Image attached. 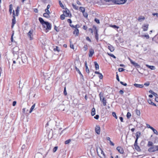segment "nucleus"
I'll return each instance as SVG.
<instances>
[{
	"instance_id": "1",
	"label": "nucleus",
	"mask_w": 158,
	"mask_h": 158,
	"mask_svg": "<svg viewBox=\"0 0 158 158\" xmlns=\"http://www.w3.org/2000/svg\"><path fill=\"white\" fill-rule=\"evenodd\" d=\"M39 20L43 26L46 30H50L51 28V25L50 23L48 22H45L43 19L40 17L39 19Z\"/></svg>"
},
{
	"instance_id": "2",
	"label": "nucleus",
	"mask_w": 158,
	"mask_h": 158,
	"mask_svg": "<svg viewBox=\"0 0 158 158\" xmlns=\"http://www.w3.org/2000/svg\"><path fill=\"white\" fill-rule=\"evenodd\" d=\"M12 60L13 63L12 66L14 64H20V62L19 59V56L18 55H14V56L12 58Z\"/></svg>"
},
{
	"instance_id": "3",
	"label": "nucleus",
	"mask_w": 158,
	"mask_h": 158,
	"mask_svg": "<svg viewBox=\"0 0 158 158\" xmlns=\"http://www.w3.org/2000/svg\"><path fill=\"white\" fill-rule=\"evenodd\" d=\"M127 0H114V2L117 4H122L125 3Z\"/></svg>"
},
{
	"instance_id": "4",
	"label": "nucleus",
	"mask_w": 158,
	"mask_h": 158,
	"mask_svg": "<svg viewBox=\"0 0 158 158\" xmlns=\"http://www.w3.org/2000/svg\"><path fill=\"white\" fill-rule=\"evenodd\" d=\"M21 58L22 62L24 63L27 61V58L26 55L23 53L21 54Z\"/></svg>"
},
{
	"instance_id": "5",
	"label": "nucleus",
	"mask_w": 158,
	"mask_h": 158,
	"mask_svg": "<svg viewBox=\"0 0 158 158\" xmlns=\"http://www.w3.org/2000/svg\"><path fill=\"white\" fill-rule=\"evenodd\" d=\"M19 50V48L18 47H15L13 48V53L14 54V55H18V51Z\"/></svg>"
},
{
	"instance_id": "6",
	"label": "nucleus",
	"mask_w": 158,
	"mask_h": 158,
	"mask_svg": "<svg viewBox=\"0 0 158 158\" xmlns=\"http://www.w3.org/2000/svg\"><path fill=\"white\" fill-rule=\"evenodd\" d=\"M99 96H100V100L102 101V102L103 103V105L104 106H106V100L105 99V98H104V97L103 96H101V93H100V94H99Z\"/></svg>"
},
{
	"instance_id": "7",
	"label": "nucleus",
	"mask_w": 158,
	"mask_h": 158,
	"mask_svg": "<svg viewBox=\"0 0 158 158\" xmlns=\"http://www.w3.org/2000/svg\"><path fill=\"white\" fill-rule=\"evenodd\" d=\"M15 14L14 11L13 10V19H12V27H13L15 24Z\"/></svg>"
},
{
	"instance_id": "8",
	"label": "nucleus",
	"mask_w": 158,
	"mask_h": 158,
	"mask_svg": "<svg viewBox=\"0 0 158 158\" xmlns=\"http://www.w3.org/2000/svg\"><path fill=\"white\" fill-rule=\"evenodd\" d=\"M63 14L66 17L69 16L70 15H71L69 13V10L67 9H65V10L63 11Z\"/></svg>"
},
{
	"instance_id": "9",
	"label": "nucleus",
	"mask_w": 158,
	"mask_h": 158,
	"mask_svg": "<svg viewBox=\"0 0 158 158\" xmlns=\"http://www.w3.org/2000/svg\"><path fill=\"white\" fill-rule=\"evenodd\" d=\"M33 32V31L32 30H30L29 31L28 33H27V35L29 37L30 40H31L33 39V37H32V34Z\"/></svg>"
},
{
	"instance_id": "10",
	"label": "nucleus",
	"mask_w": 158,
	"mask_h": 158,
	"mask_svg": "<svg viewBox=\"0 0 158 158\" xmlns=\"http://www.w3.org/2000/svg\"><path fill=\"white\" fill-rule=\"evenodd\" d=\"M35 158H44V156L42 154L40 153H37L35 156Z\"/></svg>"
},
{
	"instance_id": "11",
	"label": "nucleus",
	"mask_w": 158,
	"mask_h": 158,
	"mask_svg": "<svg viewBox=\"0 0 158 158\" xmlns=\"http://www.w3.org/2000/svg\"><path fill=\"white\" fill-rule=\"evenodd\" d=\"M95 132L98 134H100V127L98 126H97L95 128Z\"/></svg>"
},
{
	"instance_id": "12",
	"label": "nucleus",
	"mask_w": 158,
	"mask_h": 158,
	"mask_svg": "<svg viewBox=\"0 0 158 158\" xmlns=\"http://www.w3.org/2000/svg\"><path fill=\"white\" fill-rule=\"evenodd\" d=\"M148 24H144L142 26V28L144 31H147L148 28Z\"/></svg>"
},
{
	"instance_id": "13",
	"label": "nucleus",
	"mask_w": 158,
	"mask_h": 158,
	"mask_svg": "<svg viewBox=\"0 0 158 158\" xmlns=\"http://www.w3.org/2000/svg\"><path fill=\"white\" fill-rule=\"evenodd\" d=\"M117 149L121 154H123L124 152L123 149L120 147H118Z\"/></svg>"
},
{
	"instance_id": "14",
	"label": "nucleus",
	"mask_w": 158,
	"mask_h": 158,
	"mask_svg": "<svg viewBox=\"0 0 158 158\" xmlns=\"http://www.w3.org/2000/svg\"><path fill=\"white\" fill-rule=\"evenodd\" d=\"M94 53V51L93 49H91L89 51V57H91Z\"/></svg>"
},
{
	"instance_id": "15",
	"label": "nucleus",
	"mask_w": 158,
	"mask_h": 158,
	"mask_svg": "<svg viewBox=\"0 0 158 158\" xmlns=\"http://www.w3.org/2000/svg\"><path fill=\"white\" fill-rule=\"evenodd\" d=\"M108 48L111 52L114 51V48L110 44H109V45L108 46Z\"/></svg>"
},
{
	"instance_id": "16",
	"label": "nucleus",
	"mask_w": 158,
	"mask_h": 158,
	"mask_svg": "<svg viewBox=\"0 0 158 158\" xmlns=\"http://www.w3.org/2000/svg\"><path fill=\"white\" fill-rule=\"evenodd\" d=\"M73 34H75L76 36H77L79 34V30L78 29L76 28L75 30L73 32Z\"/></svg>"
},
{
	"instance_id": "17",
	"label": "nucleus",
	"mask_w": 158,
	"mask_h": 158,
	"mask_svg": "<svg viewBox=\"0 0 158 158\" xmlns=\"http://www.w3.org/2000/svg\"><path fill=\"white\" fill-rule=\"evenodd\" d=\"M145 19L144 17L143 16H140L138 18V20L139 22H141L143 20H144Z\"/></svg>"
},
{
	"instance_id": "18",
	"label": "nucleus",
	"mask_w": 158,
	"mask_h": 158,
	"mask_svg": "<svg viewBox=\"0 0 158 158\" xmlns=\"http://www.w3.org/2000/svg\"><path fill=\"white\" fill-rule=\"evenodd\" d=\"M134 85L137 88H142L143 87V85L138 84L136 83L134 84Z\"/></svg>"
},
{
	"instance_id": "19",
	"label": "nucleus",
	"mask_w": 158,
	"mask_h": 158,
	"mask_svg": "<svg viewBox=\"0 0 158 158\" xmlns=\"http://www.w3.org/2000/svg\"><path fill=\"white\" fill-rule=\"evenodd\" d=\"M148 151L150 152H155V150L154 147L153 146L149 148L148 149Z\"/></svg>"
},
{
	"instance_id": "20",
	"label": "nucleus",
	"mask_w": 158,
	"mask_h": 158,
	"mask_svg": "<svg viewBox=\"0 0 158 158\" xmlns=\"http://www.w3.org/2000/svg\"><path fill=\"white\" fill-rule=\"evenodd\" d=\"M131 63L134 66H135V67H137L138 68L139 67V65L138 63H136L133 61L131 62Z\"/></svg>"
},
{
	"instance_id": "21",
	"label": "nucleus",
	"mask_w": 158,
	"mask_h": 158,
	"mask_svg": "<svg viewBox=\"0 0 158 158\" xmlns=\"http://www.w3.org/2000/svg\"><path fill=\"white\" fill-rule=\"evenodd\" d=\"M141 135V133L139 131L137 132L136 133V140H138Z\"/></svg>"
},
{
	"instance_id": "22",
	"label": "nucleus",
	"mask_w": 158,
	"mask_h": 158,
	"mask_svg": "<svg viewBox=\"0 0 158 158\" xmlns=\"http://www.w3.org/2000/svg\"><path fill=\"white\" fill-rule=\"evenodd\" d=\"M146 66L151 70H154L155 69V67L154 66H150L148 64H146Z\"/></svg>"
},
{
	"instance_id": "23",
	"label": "nucleus",
	"mask_w": 158,
	"mask_h": 158,
	"mask_svg": "<svg viewBox=\"0 0 158 158\" xmlns=\"http://www.w3.org/2000/svg\"><path fill=\"white\" fill-rule=\"evenodd\" d=\"M148 102L150 104L154 106H156V104H155L150 99H148Z\"/></svg>"
},
{
	"instance_id": "24",
	"label": "nucleus",
	"mask_w": 158,
	"mask_h": 158,
	"mask_svg": "<svg viewBox=\"0 0 158 158\" xmlns=\"http://www.w3.org/2000/svg\"><path fill=\"white\" fill-rule=\"evenodd\" d=\"M94 64L95 65L96 69V70L98 69L99 68V66L98 64L96 61L94 62Z\"/></svg>"
},
{
	"instance_id": "25",
	"label": "nucleus",
	"mask_w": 158,
	"mask_h": 158,
	"mask_svg": "<svg viewBox=\"0 0 158 158\" xmlns=\"http://www.w3.org/2000/svg\"><path fill=\"white\" fill-rule=\"evenodd\" d=\"M43 16L44 17L47 18H49L50 17V14L46 12L44 14Z\"/></svg>"
},
{
	"instance_id": "26",
	"label": "nucleus",
	"mask_w": 158,
	"mask_h": 158,
	"mask_svg": "<svg viewBox=\"0 0 158 158\" xmlns=\"http://www.w3.org/2000/svg\"><path fill=\"white\" fill-rule=\"evenodd\" d=\"M19 6H17V9L16 10V15H15L16 16H18V14L19 11Z\"/></svg>"
},
{
	"instance_id": "27",
	"label": "nucleus",
	"mask_w": 158,
	"mask_h": 158,
	"mask_svg": "<svg viewBox=\"0 0 158 158\" xmlns=\"http://www.w3.org/2000/svg\"><path fill=\"white\" fill-rule=\"evenodd\" d=\"M35 104L34 103L31 106V107L30 109V111H29V113H31V112H32V110H33V109H34L35 108Z\"/></svg>"
},
{
	"instance_id": "28",
	"label": "nucleus",
	"mask_w": 158,
	"mask_h": 158,
	"mask_svg": "<svg viewBox=\"0 0 158 158\" xmlns=\"http://www.w3.org/2000/svg\"><path fill=\"white\" fill-rule=\"evenodd\" d=\"M95 110L94 108H93L92 110L91 115L92 116L94 115L95 114Z\"/></svg>"
},
{
	"instance_id": "29",
	"label": "nucleus",
	"mask_w": 158,
	"mask_h": 158,
	"mask_svg": "<svg viewBox=\"0 0 158 158\" xmlns=\"http://www.w3.org/2000/svg\"><path fill=\"white\" fill-rule=\"evenodd\" d=\"M75 69L76 70V71L78 72L81 75V77L82 78H83V75L81 73V72L79 70V69L77 68V67H75Z\"/></svg>"
},
{
	"instance_id": "30",
	"label": "nucleus",
	"mask_w": 158,
	"mask_h": 158,
	"mask_svg": "<svg viewBox=\"0 0 158 158\" xmlns=\"http://www.w3.org/2000/svg\"><path fill=\"white\" fill-rule=\"evenodd\" d=\"M151 130H152L154 134H156V135H158V132L156 129H155L153 127V128Z\"/></svg>"
},
{
	"instance_id": "31",
	"label": "nucleus",
	"mask_w": 158,
	"mask_h": 158,
	"mask_svg": "<svg viewBox=\"0 0 158 158\" xmlns=\"http://www.w3.org/2000/svg\"><path fill=\"white\" fill-rule=\"evenodd\" d=\"M9 12L10 14H11L12 12V4H10L9 6Z\"/></svg>"
},
{
	"instance_id": "32",
	"label": "nucleus",
	"mask_w": 158,
	"mask_h": 158,
	"mask_svg": "<svg viewBox=\"0 0 158 158\" xmlns=\"http://www.w3.org/2000/svg\"><path fill=\"white\" fill-rule=\"evenodd\" d=\"M135 149L137 150L138 151H140L141 149L139 148V147L138 145L137 146H135Z\"/></svg>"
},
{
	"instance_id": "33",
	"label": "nucleus",
	"mask_w": 158,
	"mask_h": 158,
	"mask_svg": "<svg viewBox=\"0 0 158 158\" xmlns=\"http://www.w3.org/2000/svg\"><path fill=\"white\" fill-rule=\"evenodd\" d=\"M135 112H136V114L138 115L139 116L140 115V111H139V110H135Z\"/></svg>"
},
{
	"instance_id": "34",
	"label": "nucleus",
	"mask_w": 158,
	"mask_h": 158,
	"mask_svg": "<svg viewBox=\"0 0 158 158\" xmlns=\"http://www.w3.org/2000/svg\"><path fill=\"white\" fill-rule=\"evenodd\" d=\"M50 87L49 86H47L45 87V89L47 90V92H48L50 91Z\"/></svg>"
},
{
	"instance_id": "35",
	"label": "nucleus",
	"mask_w": 158,
	"mask_h": 158,
	"mask_svg": "<svg viewBox=\"0 0 158 158\" xmlns=\"http://www.w3.org/2000/svg\"><path fill=\"white\" fill-rule=\"evenodd\" d=\"M58 148V147L57 146L55 147L53 149V152L54 153L57 150Z\"/></svg>"
},
{
	"instance_id": "36",
	"label": "nucleus",
	"mask_w": 158,
	"mask_h": 158,
	"mask_svg": "<svg viewBox=\"0 0 158 158\" xmlns=\"http://www.w3.org/2000/svg\"><path fill=\"white\" fill-rule=\"evenodd\" d=\"M80 10L82 12V13L85 12V9L83 7H81L80 8Z\"/></svg>"
},
{
	"instance_id": "37",
	"label": "nucleus",
	"mask_w": 158,
	"mask_h": 158,
	"mask_svg": "<svg viewBox=\"0 0 158 158\" xmlns=\"http://www.w3.org/2000/svg\"><path fill=\"white\" fill-rule=\"evenodd\" d=\"M153 143L151 141H149L148 142V146L149 147L150 146H152L153 145Z\"/></svg>"
},
{
	"instance_id": "38",
	"label": "nucleus",
	"mask_w": 158,
	"mask_h": 158,
	"mask_svg": "<svg viewBox=\"0 0 158 158\" xmlns=\"http://www.w3.org/2000/svg\"><path fill=\"white\" fill-rule=\"evenodd\" d=\"M95 37L97 40H98V34L97 31V30H96V33H95Z\"/></svg>"
},
{
	"instance_id": "39",
	"label": "nucleus",
	"mask_w": 158,
	"mask_h": 158,
	"mask_svg": "<svg viewBox=\"0 0 158 158\" xmlns=\"http://www.w3.org/2000/svg\"><path fill=\"white\" fill-rule=\"evenodd\" d=\"M131 116V114L130 112H128L127 115V117L128 118H130Z\"/></svg>"
},
{
	"instance_id": "40",
	"label": "nucleus",
	"mask_w": 158,
	"mask_h": 158,
	"mask_svg": "<svg viewBox=\"0 0 158 158\" xmlns=\"http://www.w3.org/2000/svg\"><path fill=\"white\" fill-rule=\"evenodd\" d=\"M112 115L113 117H115L116 119H117V117L116 116V114L115 112H113L112 113Z\"/></svg>"
},
{
	"instance_id": "41",
	"label": "nucleus",
	"mask_w": 158,
	"mask_h": 158,
	"mask_svg": "<svg viewBox=\"0 0 158 158\" xmlns=\"http://www.w3.org/2000/svg\"><path fill=\"white\" fill-rule=\"evenodd\" d=\"M71 139H69L68 140H66V141H65L64 143L65 144H68L71 142Z\"/></svg>"
},
{
	"instance_id": "42",
	"label": "nucleus",
	"mask_w": 158,
	"mask_h": 158,
	"mask_svg": "<svg viewBox=\"0 0 158 158\" xmlns=\"http://www.w3.org/2000/svg\"><path fill=\"white\" fill-rule=\"evenodd\" d=\"M72 6L73 8L76 10L78 9V7L76 5H74V4H72Z\"/></svg>"
},
{
	"instance_id": "43",
	"label": "nucleus",
	"mask_w": 158,
	"mask_h": 158,
	"mask_svg": "<svg viewBox=\"0 0 158 158\" xmlns=\"http://www.w3.org/2000/svg\"><path fill=\"white\" fill-rule=\"evenodd\" d=\"M83 16L85 18H87L88 17V14L85 12L83 13Z\"/></svg>"
},
{
	"instance_id": "44",
	"label": "nucleus",
	"mask_w": 158,
	"mask_h": 158,
	"mask_svg": "<svg viewBox=\"0 0 158 158\" xmlns=\"http://www.w3.org/2000/svg\"><path fill=\"white\" fill-rule=\"evenodd\" d=\"M59 3L60 6L63 8H64V6H63V4L60 1H59Z\"/></svg>"
},
{
	"instance_id": "45",
	"label": "nucleus",
	"mask_w": 158,
	"mask_h": 158,
	"mask_svg": "<svg viewBox=\"0 0 158 158\" xmlns=\"http://www.w3.org/2000/svg\"><path fill=\"white\" fill-rule=\"evenodd\" d=\"M65 16L64 15H60V18L62 20H63L64 19Z\"/></svg>"
},
{
	"instance_id": "46",
	"label": "nucleus",
	"mask_w": 158,
	"mask_h": 158,
	"mask_svg": "<svg viewBox=\"0 0 158 158\" xmlns=\"http://www.w3.org/2000/svg\"><path fill=\"white\" fill-rule=\"evenodd\" d=\"M149 81H148L144 84V85L146 86H148L149 85Z\"/></svg>"
},
{
	"instance_id": "47",
	"label": "nucleus",
	"mask_w": 158,
	"mask_h": 158,
	"mask_svg": "<svg viewBox=\"0 0 158 158\" xmlns=\"http://www.w3.org/2000/svg\"><path fill=\"white\" fill-rule=\"evenodd\" d=\"M94 21L98 24L100 23L99 20L97 18L95 19Z\"/></svg>"
},
{
	"instance_id": "48",
	"label": "nucleus",
	"mask_w": 158,
	"mask_h": 158,
	"mask_svg": "<svg viewBox=\"0 0 158 158\" xmlns=\"http://www.w3.org/2000/svg\"><path fill=\"white\" fill-rule=\"evenodd\" d=\"M110 27L114 28H116L117 29L119 27H118L115 25H111L110 26Z\"/></svg>"
},
{
	"instance_id": "49",
	"label": "nucleus",
	"mask_w": 158,
	"mask_h": 158,
	"mask_svg": "<svg viewBox=\"0 0 158 158\" xmlns=\"http://www.w3.org/2000/svg\"><path fill=\"white\" fill-rule=\"evenodd\" d=\"M88 49V46L87 45H85L84 47V49L85 51H86Z\"/></svg>"
},
{
	"instance_id": "50",
	"label": "nucleus",
	"mask_w": 158,
	"mask_h": 158,
	"mask_svg": "<svg viewBox=\"0 0 158 158\" xmlns=\"http://www.w3.org/2000/svg\"><path fill=\"white\" fill-rule=\"evenodd\" d=\"M124 69L123 68H119L118 69V71L119 72H122L124 71Z\"/></svg>"
},
{
	"instance_id": "51",
	"label": "nucleus",
	"mask_w": 158,
	"mask_h": 158,
	"mask_svg": "<svg viewBox=\"0 0 158 158\" xmlns=\"http://www.w3.org/2000/svg\"><path fill=\"white\" fill-rule=\"evenodd\" d=\"M86 71L88 73H89V70L88 66H86Z\"/></svg>"
},
{
	"instance_id": "52",
	"label": "nucleus",
	"mask_w": 158,
	"mask_h": 158,
	"mask_svg": "<svg viewBox=\"0 0 158 158\" xmlns=\"http://www.w3.org/2000/svg\"><path fill=\"white\" fill-rule=\"evenodd\" d=\"M64 94L65 95H66L67 94V92H66V87H65L64 88Z\"/></svg>"
},
{
	"instance_id": "53",
	"label": "nucleus",
	"mask_w": 158,
	"mask_h": 158,
	"mask_svg": "<svg viewBox=\"0 0 158 158\" xmlns=\"http://www.w3.org/2000/svg\"><path fill=\"white\" fill-rule=\"evenodd\" d=\"M45 11L46 13H48L49 14H51L49 10L48 9H46L45 10Z\"/></svg>"
},
{
	"instance_id": "54",
	"label": "nucleus",
	"mask_w": 158,
	"mask_h": 158,
	"mask_svg": "<svg viewBox=\"0 0 158 158\" xmlns=\"http://www.w3.org/2000/svg\"><path fill=\"white\" fill-rule=\"evenodd\" d=\"M155 150L156 151H158V145L154 146Z\"/></svg>"
},
{
	"instance_id": "55",
	"label": "nucleus",
	"mask_w": 158,
	"mask_h": 158,
	"mask_svg": "<svg viewBox=\"0 0 158 158\" xmlns=\"http://www.w3.org/2000/svg\"><path fill=\"white\" fill-rule=\"evenodd\" d=\"M41 1L44 3H46L48 2L49 0H41Z\"/></svg>"
},
{
	"instance_id": "56",
	"label": "nucleus",
	"mask_w": 158,
	"mask_h": 158,
	"mask_svg": "<svg viewBox=\"0 0 158 158\" xmlns=\"http://www.w3.org/2000/svg\"><path fill=\"white\" fill-rule=\"evenodd\" d=\"M146 126L148 128H150V129H152V128H153V127L151 126L149 124H146Z\"/></svg>"
},
{
	"instance_id": "57",
	"label": "nucleus",
	"mask_w": 158,
	"mask_h": 158,
	"mask_svg": "<svg viewBox=\"0 0 158 158\" xmlns=\"http://www.w3.org/2000/svg\"><path fill=\"white\" fill-rule=\"evenodd\" d=\"M54 51H56L58 52H59L60 51V50L59 49V48L57 46L56 47V48H54Z\"/></svg>"
},
{
	"instance_id": "58",
	"label": "nucleus",
	"mask_w": 158,
	"mask_h": 158,
	"mask_svg": "<svg viewBox=\"0 0 158 158\" xmlns=\"http://www.w3.org/2000/svg\"><path fill=\"white\" fill-rule=\"evenodd\" d=\"M142 36L144 37H146L147 39H148L149 38V36L148 35H142Z\"/></svg>"
},
{
	"instance_id": "59",
	"label": "nucleus",
	"mask_w": 158,
	"mask_h": 158,
	"mask_svg": "<svg viewBox=\"0 0 158 158\" xmlns=\"http://www.w3.org/2000/svg\"><path fill=\"white\" fill-rule=\"evenodd\" d=\"M86 39L87 40L89 41V42H91V40L89 38V37H88V36L86 37Z\"/></svg>"
},
{
	"instance_id": "60",
	"label": "nucleus",
	"mask_w": 158,
	"mask_h": 158,
	"mask_svg": "<svg viewBox=\"0 0 158 158\" xmlns=\"http://www.w3.org/2000/svg\"><path fill=\"white\" fill-rule=\"evenodd\" d=\"M120 83H121L122 85H124V86H127V84L126 83H124L123 82H122V81H120Z\"/></svg>"
},
{
	"instance_id": "61",
	"label": "nucleus",
	"mask_w": 158,
	"mask_h": 158,
	"mask_svg": "<svg viewBox=\"0 0 158 158\" xmlns=\"http://www.w3.org/2000/svg\"><path fill=\"white\" fill-rule=\"evenodd\" d=\"M99 77L100 79H102L103 78V76L101 73H100V74H99Z\"/></svg>"
},
{
	"instance_id": "62",
	"label": "nucleus",
	"mask_w": 158,
	"mask_h": 158,
	"mask_svg": "<svg viewBox=\"0 0 158 158\" xmlns=\"http://www.w3.org/2000/svg\"><path fill=\"white\" fill-rule=\"evenodd\" d=\"M137 140H135V142L134 144V146H138V143H137Z\"/></svg>"
},
{
	"instance_id": "63",
	"label": "nucleus",
	"mask_w": 158,
	"mask_h": 158,
	"mask_svg": "<svg viewBox=\"0 0 158 158\" xmlns=\"http://www.w3.org/2000/svg\"><path fill=\"white\" fill-rule=\"evenodd\" d=\"M108 55H109L110 56H111L114 58H116V57L113 54H109V53H108Z\"/></svg>"
},
{
	"instance_id": "64",
	"label": "nucleus",
	"mask_w": 158,
	"mask_h": 158,
	"mask_svg": "<svg viewBox=\"0 0 158 158\" xmlns=\"http://www.w3.org/2000/svg\"><path fill=\"white\" fill-rule=\"evenodd\" d=\"M99 116L98 115H96L94 117V118L96 119H98L99 118Z\"/></svg>"
}]
</instances>
